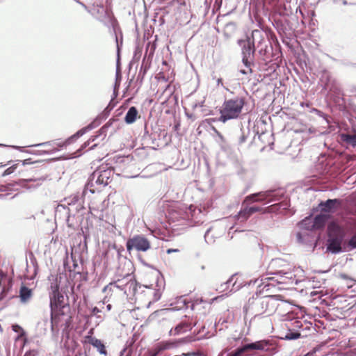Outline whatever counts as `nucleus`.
I'll return each instance as SVG.
<instances>
[{
  "label": "nucleus",
  "instance_id": "f257e3e1",
  "mask_svg": "<svg viewBox=\"0 0 356 356\" xmlns=\"http://www.w3.org/2000/svg\"><path fill=\"white\" fill-rule=\"evenodd\" d=\"M275 296H266L260 297L257 296L248 300L245 310L250 311L255 316H271L276 311L278 306Z\"/></svg>",
  "mask_w": 356,
  "mask_h": 356
},
{
  "label": "nucleus",
  "instance_id": "f03ea898",
  "mask_svg": "<svg viewBox=\"0 0 356 356\" xmlns=\"http://www.w3.org/2000/svg\"><path fill=\"white\" fill-rule=\"evenodd\" d=\"M245 104L244 97H236L224 102L220 111L219 120L225 122L227 120L237 118L241 113Z\"/></svg>",
  "mask_w": 356,
  "mask_h": 356
},
{
  "label": "nucleus",
  "instance_id": "7ed1b4c3",
  "mask_svg": "<svg viewBox=\"0 0 356 356\" xmlns=\"http://www.w3.org/2000/svg\"><path fill=\"white\" fill-rule=\"evenodd\" d=\"M274 349L275 347L273 343H270L268 341L262 340L245 344L243 346L236 349L235 352L231 353L227 356H241L245 352L253 350H263L269 352L270 354H273V350Z\"/></svg>",
  "mask_w": 356,
  "mask_h": 356
},
{
  "label": "nucleus",
  "instance_id": "20e7f679",
  "mask_svg": "<svg viewBox=\"0 0 356 356\" xmlns=\"http://www.w3.org/2000/svg\"><path fill=\"white\" fill-rule=\"evenodd\" d=\"M126 246L129 252H131L132 250L138 252H146L151 248L150 242L143 235H136L129 238Z\"/></svg>",
  "mask_w": 356,
  "mask_h": 356
},
{
  "label": "nucleus",
  "instance_id": "39448f33",
  "mask_svg": "<svg viewBox=\"0 0 356 356\" xmlns=\"http://www.w3.org/2000/svg\"><path fill=\"white\" fill-rule=\"evenodd\" d=\"M65 317L64 309L51 310V331L54 337H58L60 328L65 321Z\"/></svg>",
  "mask_w": 356,
  "mask_h": 356
},
{
  "label": "nucleus",
  "instance_id": "423d86ee",
  "mask_svg": "<svg viewBox=\"0 0 356 356\" xmlns=\"http://www.w3.org/2000/svg\"><path fill=\"white\" fill-rule=\"evenodd\" d=\"M134 264L127 258L122 259L115 270L114 277H124L127 280L134 279Z\"/></svg>",
  "mask_w": 356,
  "mask_h": 356
},
{
  "label": "nucleus",
  "instance_id": "0eeeda50",
  "mask_svg": "<svg viewBox=\"0 0 356 356\" xmlns=\"http://www.w3.org/2000/svg\"><path fill=\"white\" fill-rule=\"evenodd\" d=\"M195 325L196 323L193 321V318L185 316L174 328L170 329L169 334L171 336L184 334L191 331Z\"/></svg>",
  "mask_w": 356,
  "mask_h": 356
},
{
  "label": "nucleus",
  "instance_id": "6e6552de",
  "mask_svg": "<svg viewBox=\"0 0 356 356\" xmlns=\"http://www.w3.org/2000/svg\"><path fill=\"white\" fill-rule=\"evenodd\" d=\"M103 292L106 293L104 300L107 302H115L124 298L127 294H125L122 289H119L117 285L109 283L103 289Z\"/></svg>",
  "mask_w": 356,
  "mask_h": 356
},
{
  "label": "nucleus",
  "instance_id": "1a4fd4ad",
  "mask_svg": "<svg viewBox=\"0 0 356 356\" xmlns=\"http://www.w3.org/2000/svg\"><path fill=\"white\" fill-rule=\"evenodd\" d=\"M329 218V215L321 213L316 216L314 219L306 218L302 224L307 226V229H319L323 228Z\"/></svg>",
  "mask_w": 356,
  "mask_h": 356
},
{
  "label": "nucleus",
  "instance_id": "9d476101",
  "mask_svg": "<svg viewBox=\"0 0 356 356\" xmlns=\"http://www.w3.org/2000/svg\"><path fill=\"white\" fill-rule=\"evenodd\" d=\"M13 284V278L8 273L0 268V287L1 288V298L10 290Z\"/></svg>",
  "mask_w": 356,
  "mask_h": 356
},
{
  "label": "nucleus",
  "instance_id": "9b49d317",
  "mask_svg": "<svg viewBox=\"0 0 356 356\" xmlns=\"http://www.w3.org/2000/svg\"><path fill=\"white\" fill-rule=\"evenodd\" d=\"M31 159H27L24 161H18L17 163L13 164L10 167L8 168L3 172V176H6L10 175L18 170V173L21 174V172L27 171L26 166L27 165L33 164L35 162H32Z\"/></svg>",
  "mask_w": 356,
  "mask_h": 356
},
{
  "label": "nucleus",
  "instance_id": "f8f14e48",
  "mask_svg": "<svg viewBox=\"0 0 356 356\" xmlns=\"http://www.w3.org/2000/svg\"><path fill=\"white\" fill-rule=\"evenodd\" d=\"M97 175L96 183L106 186L111 182L114 176V171L112 169L108 168L106 170L96 171L94 175Z\"/></svg>",
  "mask_w": 356,
  "mask_h": 356
},
{
  "label": "nucleus",
  "instance_id": "ddd939ff",
  "mask_svg": "<svg viewBox=\"0 0 356 356\" xmlns=\"http://www.w3.org/2000/svg\"><path fill=\"white\" fill-rule=\"evenodd\" d=\"M50 298V308L51 310L53 309H64L65 305L63 304L64 302V296L61 293H58L55 294H49Z\"/></svg>",
  "mask_w": 356,
  "mask_h": 356
},
{
  "label": "nucleus",
  "instance_id": "4468645a",
  "mask_svg": "<svg viewBox=\"0 0 356 356\" xmlns=\"http://www.w3.org/2000/svg\"><path fill=\"white\" fill-rule=\"evenodd\" d=\"M83 343L92 345L97 349L100 354L104 355H107L106 347L101 340L97 339L91 335H87L84 337Z\"/></svg>",
  "mask_w": 356,
  "mask_h": 356
},
{
  "label": "nucleus",
  "instance_id": "2eb2a0df",
  "mask_svg": "<svg viewBox=\"0 0 356 356\" xmlns=\"http://www.w3.org/2000/svg\"><path fill=\"white\" fill-rule=\"evenodd\" d=\"M268 197H270L268 192H260L251 194L245 197L242 205L244 207L245 205H248L250 202H262L266 200Z\"/></svg>",
  "mask_w": 356,
  "mask_h": 356
},
{
  "label": "nucleus",
  "instance_id": "dca6fc26",
  "mask_svg": "<svg viewBox=\"0 0 356 356\" xmlns=\"http://www.w3.org/2000/svg\"><path fill=\"white\" fill-rule=\"evenodd\" d=\"M263 210V208L260 207H248V205H245L238 213V218L243 220H247L253 213L262 211Z\"/></svg>",
  "mask_w": 356,
  "mask_h": 356
},
{
  "label": "nucleus",
  "instance_id": "f3484780",
  "mask_svg": "<svg viewBox=\"0 0 356 356\" xmlns=\"http://www.w3.org/2000/svg\"><path fill=\"white\" fill-rule=\"evenodd\" d=\"M111 283L117 285L119 289H122V291H124L125 294H127V288L128 286L131 287L134 284V280H127L124 277H114V280Z\"/></svg>",
  "mask_w": 356,
  "mask_h": 356
},
{
  "label": "nucleus",
  "instance_id": "a211bd4d",
  "mask_svg": "<svg viewBox=\"0 0 356 356\" xmlns=\"http://www.w3.org/2000/svg\"><path fill=\"white\" fill-rule=\"evenodd\" d=\"M343 236H336V237H330L328 248L333 252H339L341 250V243Z\"/></svg>",
  "mask_w": 356,
  "mask_h": 356
},
{
  "label": "nucleus",
  "instance_id": "6ab92c4d",
  "mask_svg": "<svg viewBox=\"0 0 356 356\" xmlns=\"http://www.w3.org/2000/svg\"><path fill=\"white\" fill-rule=\"evenodd\" d=\"M339 200H327L325 202H321L319 204V207L322 211L324 212H331L335 208L337 204H339Z\"/></svg>",
  "mask_w": 356,
  "mask_h": 356
},
{
  "label": "nucleus",
  "instance_id": "aec40b11",
  "mask_svg": "<svg viewBox=\"0 0 356 356\" xmlns=\"http://www.w3.org/2000/svg\"><path fill=\"white\" fill-rule=\"evenodd\" d=\"M138 112L135 106L129 108L128 112L124 117V121L127 124H132L137 119Z\"/></svg>",
  "mask_w": 356,
  "mask_h": 356
},
{
  "label": "nucleus",
  "instance_id": "412c9836",
  "mask_svg": "<svg viewBox=\"0 0 356 356\" xmlns=\"http://www.w3.org/2000/svg\"><path fill=\"white\" fill-rule=\"evenodd\" d=\"M255 51L253 42L248 40L243 47V56L251 57Z\"/></svg>",
  "mask_w": 356,
  "mask_h": 356
},
{
  "label": "nucleus",
  "instance_id": "4be33fe9",
  "mask_svg": "<svg viewBox=\"0 0 356 356\" xmlns=\"http://www.w3.org/2000/svg\"><path fill=\"white\" fill-rule=\"evenodd\" d=\"M329 237H336V236H343L342 230L340 227L334 222L330 223L328 226Z\"/></svg>",
  "mask_w": 356,
  "mask_h": 356
},
{
  "label": "nucleus",
  "instance_id": "5701e85b",
  "mask_svg": "<svg viewBox=\"0 0 356 356\" xmlns=\"http://www.w3.org/2000/svg\"><path fill=\"white\" fill-rule=\"evenodd\" d=\"M32 290L25 286H22L19 290V297L24 302L28 301L32 296Z\"/></svg>",
  "mask_w": 356,
  "mask_h": 356
},
{
  "label": "nucleus",
  "instance_id": "b1692460",
  "mask_svg": "<svg viewBox=\"0 0 356 356\" xmlns=\"http://www.w3.org/2000/svg\"><path fill=\"white\" fill-rule=\"evenodd\" d=\"M341 140L353 147H356V134H341Z\"/></svg>",
  "mask_w": 356,
  "mask_h": 356
},
{
  "label": "nucleus",
  "instance_id": "393cba45",
  "mask_svg": "<svg viewBox=\"0 0 356 356\" xmlns=\"http://www.w3.org/2000/svg\"><path fill=\"white\" fill-rule=\"evenodd\" d=\"M251 57H245L243 56L242 61L245 66L247 68V71H240V72L243 74H250L252 73V70L251 66L252 65V61L250 60Z\"/></svg>",
  "mask_w": 356,
  "mask_h": 356
},
{
  "label": "nucleus",
  "instance_id": "a878e982",
  "mask_svg": "<svg viewBox=\"0 0 356 356\" xmlns=\"http://www.w3.org/2000/svg\"><path fill=\"white\" fill-rule=\"evenodd\" d=\"M83 133H84L83 130H80L76 134H74L72 136H71L70 138H69L67 140H66L62 144L58 143V145L59 147H64V146L65 147V146L70 145L72 141H74V140L78 138L79 136H82L83 134Z\"/></svg>",
  "mask_w": 356,
  "mask_h": 356
},
{
  "label": "nucleus",
  "instance_id": "bb28decb",
  "mask_svg": "<svg viewBox=\"0 0 356 356\" xmlns=\"http://www.w3.org/2000/svg\"><path fill=\"white\" fill-rule=\"evenodd\" d=\"M98 137V136H91L86 142H85L81 147L80 149H79L77 150L76 152H74L73 154H74V157H76V156H79L81 154L79 153V152H81L82 149H83L84 148H86L88 145H89L92 142H94L96 138Z\"/></svg>",
  "mask_w": 356,
  "mask_h": 356
},
{
  "label": "nucleus",
  "instance_id": "cd10ccee",
  "mask_svg": "<svg viewBox=\"0 0 356 356\" xmlns=\"http://www.w3.org/2000/svg\"><path fill=\"white\" fill-rule=\"evenodd\" d=\"M12 329L14 332H18L19 335L16 337L15 341L19 340L20 338L25 336V332L24 330L20 327L19 325H13Z\"/></svg>",
  "mask_w": 356,
  "mask_h": 356
},
{
  "label": "nucleus",
  "instance_id": "c85d7f7f",
  "mask_svg": "<svg viewBox=\"0 0 356 356\" xmlns=\"http://www.w3.org/2000/svg\"><path fill=\"white\" fill-rule=\"evenodd\" d=\"M50 290H51V291H50L49 294H55V293H60L59 284H58L56 279L51 283Z\"/></svg>",
  "mask_w": 356,
  "mask_h": 356
},
{
  "label": "nucleus",
  "instance_id": "c756f323",
  "mask_svg": "<svg viewBox=\"0 0 356 356\" xmlns=\"http://www.w3.org/2000/svg\"><path fill=\"white\" fill-rule=\"evenodd\" d=\"M202 303H209L211 304V302H207L206 300H204L202 298L195 299L193 303L191 304V308L192 309L195 310L196 309L197 307L202 304Z\"/></svg>",
  "mask_w": 356,
  "mask_h": 356
},
{
  "label": "nucleus",
  "instance_id": "7c9ffc66",
  "mask_svg": "<svg viewBox=\"0 0 356 356\" xmlns=\"http://www.w3.org/2000/svg\"><path fill=\"white\" fill-rule=\"evenodd\" d=\"M46 179V177H39V178H35V179H33V178H30V179H25L24 181H26V182H29V181H43Z\"/></svg>",
  "mask_w": 356,
  "mask_h": 356
},
{
  "label": "nucleus",
  "instance_id": "2f4dec72",
  "mask_svg": "<svg viewBox=\"0 0 356 356\" xmlns=\"http://www.w3.org/2000/svg\"><path fill=\"white\" fill-rule=\"evenodd\" d=\"M349 244L352 247L356 248V234L350 238Z\"/></svg>",
  "mask_w": 356,
  "mask_h": 356
},
{
  "label": "nucleus",
  "instance_id": "473e14b6",
  "mask_svg": "<svg viewBox=\"0 0 356 356\" xmlns=\"http://www.w3.org/2000/svg\"><path fill=\"white\" fill-rule=\"evenodd\" d=\"M161 350V348H156L153 352L151 353L150 356H156Z\"/></svg>",
  "mask_w": 356,
  "mask_h": 356
},
{
  "label": "nucleus",
  "instance_id": "72a5a7b5",
  "mask_svg": "<svg viewBox=\"0 0 356 356\" xmlns=\"http://www.w3.org/2000/svg\"><path fill=\"white\" fill-rule=\"evenodd\" d=\"M101 311L99 309H98L97 307H94L93 309H92V314H97L98 313H99Z\"/></svg>",
  "mask_w": 356,
  "mask_h": 356
},
{
  "label": "nucleus",
  "instance_id": "f704fd0d",
  "mask_svg": "<svg viewBox=\"0 0 356 356\" xmlns=\"http://www.w3.org/2000/svg\"><path fill=\"white\" fill-rule=\"evenodd\" d=\"M178 252V250L177 249H168L167 250V253L170 254L171 252Z\"/></svg>",
  "mask_w": 356,
  "mask_h": 356
},
{
  "label": "nucleus",
  "instance_id": "c9c22d12",
  "mask_svg": "<svg viewBox=\"0 0 356 356\" xmlns=\"http://www.w3.org/2000/svg\"><path fill=\"white\" fill-rule=\"evenodd\" d=\"M273 279H274V277H263V278L261 279V280H262V281H264V280H273Z\"/></svg>",
  "mask_w": 356,
  "mask_h": 356
},
{
  "label": "nucleus",
  "instance_id": "e433bc0d",
  "mask_svg": "<svg viewBox=\"0 0 356 356\" xmlns=\"http://www.w3.org/2000/svg\"><path fill=\"white\" fill-rule=\"evenodd\" d=\"M300 334H295L292 337H290V339H296L298 338Z\"/></svg>",
  "mask_w": 356,
  "mask_h": 356
},
{
  "label": "nucleus",
  "instance_id": "4c0bfd02",
  "mask_svg": "<svg viewBox=\"0 0 356 356\" xmlns=\"http://www.w3.org/2000/svg\"><path fill=\"white\" fill-rule=\"evenodd\" d=\"M107 309H108V310H110V309H111V305L108 304V305H107Z\"/></svg>",
  "mask_w": 356,
  "mask_h": 356
},
{
  "label": "nucleus",
  "instance_id": "58836bf2",
  "mask_svg": "<svg viewBox=\"0 0 356 356\" xmlns=\"http://www.w3.org/2000/svg\"><path fill=\"white\" fill-rule=\"evenodd\" d=\"M220 83H222V79H218V83L219 84Z\"/></svg>",
  "mask_w": 356,
  "mask_h": 356
},
{
  "label": "nucleus",
  "instance_id": "ea45409f",
  "mask_svg": "<svg viewBox=\"0 0 356 356\" xmlns=\"http://www.w3.org/2000/svg\"><path fill=\"white\" fill-rule=\"evenodd\" d=\"M96 146H97V144H95V145H93L90 147V149H94Z\"/></svg>",
  "mask_w": 356,
  "mask_h": 356
},
{
  "label": "nucleus",
  "instance_id": "a19ab883",
  "mask_svg": "<svg viewBox=\"0 0 356 356\" xmlns=\"http://www.w3.org/2000/svg\"><path fill=\"white\" fill-rule=\"evenodd\" d=\"M240 71H247V68L245 70H241Z\"/></svg>",
  "mask_w": 356,
  "mask_h": 356
},
{
  "label": "nucleus",
  "instance_id": "79ce46f5",
  "mask_svg": "<svg viewBox=\"0 0 356 356\" xmlns=\"http://www.w3.org/2000/svg\"><path fill=\"white\" fill-rule=\"evenodd\" d=\"M159 78L161 76V73H159Z\"/></svg>",
  "mask_w": 356,
  "mask_h": 356
},
{
  "label": "nucleus",
  "instance_id": "37998d69",
  "mask_svg": "<svg viewBox=\"0 0 356 356\" xmlns=\"http://www.w3.org/2000/svg\"><path fill=\"white\" fill-rule=\"evenodd\" d=\"M24 356H28L27 354H26Z\"/></svg>",
  "mask_w": 356,
  "mask_h": 356
}]
</instances>
